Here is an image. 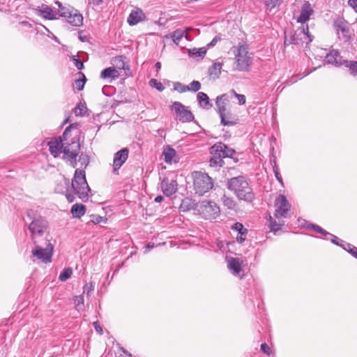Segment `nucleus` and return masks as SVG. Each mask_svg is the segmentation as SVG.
<instances>
[{
	"label": "nucleus",
	"instance_id": "f257e3e1",
	"mask_svg": "<svg viewBox=\"0 0 357 357\" xmlns=\"http://www.w3.org/2000/svg\"><path fill=\"white\" fill-rule=\"evenodd\" d=\"M78 162L83 169H77L75 172L73 179L72 180L71 186L73 189L74 194L82 201L85 202L89 198V192L91 191L85 176V169L89 163V158L87 155L82 153L79 156Z\"/></svg>",
	"mask_w": 357,
	"mask_h": 357
},
{
	"label": "nucleus",
	"instance_id": "f03ea898",
	"mask_svg": "<svg viewBox=\"0 0 357 357\" xmlns=\"http://www.w3.org/2000/svg\"><path fill=\"white\" fill-rule=\"evenodd\" d=\"M227 188L234 191L240 200L252 202L255 199V194L245 178L243 176L233 177L227 181Z\"/></svg>",
	"mask_w": 357,
	"mask_h": 357
},
{
	"label": "nucleus",
	"instance_id": "7ed1b4c3",
	"mask_svg": "<svg viewBox=\"0 0 357 357\" xmlns=\"http://www.w3.org/2000/svg\"><path fill=\"white\" fill-rule=\"evenodd\" d=\"M24 223L28 225V229L31 233V238L34 244H36V238L42 236L46 231L47 222L36 211L29 209L26 211V218H24Z\"/></svg>",
	"mask_w": 357,
	"mask_h": 357
},
{
	"label": "nucleus",
	"instance_id": "20e7f679",
	"mask_svg": "<svg viewBox=\"0 0 357 357\" xmlns=\"http://www.w3.org/2000/svg\"><path fill=\"white\" fill-rule=\"evenodd\" d=\"M73 129H77V124H70L65 129L62 135L64 141V147L63 150L64 158H67L68 155L77 156L79 152L80 144L77 138V134L70 138V132Z\"/></svg>",
	"mask_w": 357,
	"mask_h": 357
},
{
	"label": "nucleus",
	"instance_id": "39448f33",
	"mask_svg": "<svg viewBox=\"0 0 357 357\" xmlns=\"http://www.w3.org/2000/svg\"><path fill=\"white\" fill-rule=\"evenodd\" d=\"M193 178L195 193L199 196L208 192L213 186L212 178L206 173L195 172Z\"/></svg>",
	"mask_w": 357,
	"mask_h": 357
},
{
	"label": "nucleus",
	"instance_id": "423d86ee",
	"mask_svg": "<svg viewBox=\"0 0 357 357\" xmlns=\"http://www.w3.org/2000/svg\"><path fill=\"white\" fill-rule=\"evenodd\" d=\"M234 70L238 71H248L252 64V58L248 51V47L245 45L238 46L236 52H235Z\"/></svg>",
	"mask_w": 357,
	"mask_h": 357
},
{
	"label": "nucleus",
	"instance_id": "0eeeda50",
	"mask_svg": "<svg viewBox=\"0 0 357 357\" xmlns=\"http://www.w3.org/2000/svg\"><path fill=\"white\" fill-rule=\"evenodd\" d=\"M200 211L207 220L215 219L220 213V208L212 201L204 200L200 203Z\"/></svg>",
	"mask_w": 357,
	"mask_h": 357
},
{
	"label": "nucleus",
	"instance_id": "6e6552de",
	"mask_svg": "<svg viewBox=\"0 0 357 357\" xmlns=\"http://www.w3.org/2000/svg\"><path fill=\"white\" fill-rule=\"evenodd\" d=\"M304 40H307V43L312 40V36L309 34L308 26H302L298 28L293 33L289 35V43L291 45H301Z\"/></svg>",
	"mask_w": 357,
	"mask_h": 357
},
{
	"label": "nucleus",
	"instance_id": "1a4fd4ad",
	"mask_svg": "<svg viewBox=\"0 0 357 357\" xmlns=\"http://www.w3.org/2000/svg\"><path fill=\"white\" fill-rule=\"evenodd\" d=\"M333 27L336 31L339 38H342L345 42L349 41L351 32L348 22L342 17H337L334 20Z\"/></svg>",
	"mask_w": 357,
	"mask_h": 357
},
{
	"label": "nucleus",
	"instance_id": "9d476101",
	"mask_svg": "<svg viewBox=\"0 0 357 357\" xmlns=\"http://www.w3.org/2000/svg\"><path fill=\"white\" fill-rule=\"evenodd\" d=\"M36 245L35 249L32 250L33 256L44 263H50L52 261L53 245L49 243L45 248Z\"/></svg>",
	"mask_w": 357,
	"mask_h": 357
},
{
	"label": "nucleus",
	"instance_id": "9b49d317",
	"mask_svg": "<svg viewBox=\"0 0 357 357\" xmlns=\"http://www.w3.org/2000/svg\"><path fill=\"white\" fill-rule=\"evenodd\" d=\"M172 109L175 112L180 121L190 122L195 119L193 114L185 109V107L180 102H174L172 105Z\"/></svg>",
	"mask_w": 357,
	"mask_h": 357
},
{
	"label": "nucleus",
	"instance_id": "f8f14e48",
	"mask_svg": "<svg viewBox=\"0 0 357 357\" xmlns=\"http://www.w3.org/2000/svg\"><path fill=\"white\" fill-rule=\"evenodd\" d=\"M275 206L277 207L274 216L276 218H286L289 211L291 206L284 195H279L275 199Z\"/></svg>",
	"mask_w": 357,
	"mask_h": 357
},
{
	"label": "nucleus",
	"instance_id": "ddd939ff",
	"mask_svg": "<svg viewBox=\"0 0 357 357\" xmlns=\"http://www.w3.org/2000/svg\"><path fill=\"white\" fill-rule=\"evenodd\" d=\"M178 183L176 180L170 179L167 177L164 178L160 183V188L163 194L167 197H170L177 191Z\"/></svg>",
	"mask_w": 357,
	"mask_h": 357
},
{
	"label": "nucleus",
	"instance_id": "4468645a",
	"mask_svg": "<svg viewBox=\"0 0 357 357\" xmlns=\"http://www.w3.org/2000/svg\"><path fill=\"white\" fill-rule=\"evenodd\" d=\"M49 150L54 157L58 156L61 153H63L64 147V141L62 136L52 139L47 142Z\"/></svg>",
	"mask_w": 357,
	"mask_h": 357
},
{
	"label": "nucleus",
	"instance_id": "2eb2a0df",
	"mask_svg": "<svg viewBox=\"0 0 357 357\" xmlns=\"http://www.w3.org/2000/svg\"><path fill=\"white\" fill-rule=\"evenodd\" d=\"M129 149L123 148L117 151L114 155L113 171L115 173L118 171L128 158Z\"/></svg>",
	"mask_w": 357,
	"mask_h": 357
},
{
	"label": "nucleus",
	"instance_id": "dca6fc26",
	"mask_svg": "<svg viewBox=\"0 0 357 357\" xmlns=\"http://www.w3.org/2000/svg\"><path fill=\"white\" fill-rule=\"evenodd\" d=\"M211 149L216 155H219L222 158H231L235 153L234 149L229 148L222 142L214 144Z\"/></svg>",
	"mask_w": 357,
	"mask_h": 357
},
{
	"label": "nucleus",
	"instance_id": "f3484780",
	"mask_svg": "<svg viewBox=\"0 0 357 357\" xmlns=\"http://www.w3.org/2000/svg\"><path fill=\"white\" fill-rule=\"evenodd\" d=\"M146 19V15L139 8L133 9L128 17L127 22L130 26L135 25Z\"/></svg>",
	"mask_w": 357,
	"mask_h": 357
},
{
	"label": "nucleus",
	"instance_id": "a211bd4d",
	"mask_svg": "<svg viewBox=\"0 0 357 357\" xmlns=\"http://www.w3.org/2000/svg\"><path fill=\"white\" fill-rule=\"evenodd\" d=\"M37 10L39 15L46 20H52L58 19L57 11L53 10L49 6L42 4L38 7Z\"/></svg>",
	"mask_w": 357,
	"mask_h": 357
},
{
	"label": "nucleus",
	"instance_id": "6ab92c4d",
	"mask_svg": "<svg viewBox=\"0 0 357 357\" xmlns=\"http://www.w3.org/2000/svg\"><path fill=\"white\" fill-rule=\"evenodd\" d=\"M66 18H68L67 22L75 26H79L83 23L82 15L77 10H71Z\"/></svg>",
	"mask_w": 357,
	"mask_h": 357
},
{
	"label": "nucleus",
	"instance_id": "aec40b11",
	"mask_svg": "<svg viewBox=\"0 0 357 357\" xmlns=\"http://www.w3.org/2000/svg\"><path fill=\"white\" fill-rule=\"evenodd\" d=\"M326 61L328 63L339 66L343 65V60L337 50H333L327 54Z\"/></svg>",
	"mask_w": 357,
	"mask_h": 357
},
{
	"label": "nucleus",
	"instance_id": "412c9836",
	"mask_svg": "<svg viewBox=\"0 0 357 357\" xmlns=\"http://www.w3.org/2000/svg\"><path fill=\"white\" fill-rule=\"evenodd\" d=\"M313 10L310 7V4L307 1L302 6L301 14L298 18V22L302 24L305 23L310 19V16Z\"/></svg>",
	"mask_w": 357,
	"mask_h": 357
},
{
	"label": "nucleus",
	"instance_id": "4be33fe9",
	"mask_svg": "<svg viewBox=\"0 0 357 357\" xmlns=\"http://www.w3.org/2000/svg\"><path fill=\"white\" fill-rule=\"evenodd\" d=\"M221 123L225 126H232L238 123V119L229 111L220 117Z\"/></svg>",
	"mask_w": 357,
	"mask_h": 357
},
{
	"label": "nucleus",
	"instance_id": "5701e85b",
	"mask_svg": "<svg viewBox=\"0 0 357 357\" xmlns=\"http://www.w3.org/2000/svg\"><path fill=\"white\" fill-rule=\"evenodd\" d=\"M227 267L234 275H238L241 271V264L238 258H229L227 261Z\"/></svg>",
	"mask_w": 357,
	"mask_h": 357
},
{
	"label": "nucleus",
	"instance_id": "b1692460",
	"mask_svg": "<svg viewBox=\"0 0 357 357\" xmlns=\"http://www.w3.org/2000/svg\"><path fill=\"white\" fill-rule=\"evenodd\" d=\"M199 105L203 109H208L213 107L208 95L204 92H198L197 95Z\"/></svg>",
	"mask_w": 357,
	"mask_h": 357
},
{
	"label": "nucleus",
	"instance_id": "393cba45",
	"mask_svg": "<svg viewBox=\"0 0 357 357\" xmlns=\"http://www.w3.org/2000/svg\"><path fill=\"white\" fill-rule=\"evenodd\" d=\"M119 76V71L114 67L106 68L101 71L100 77L104 79H115Z\"/></svg>",
	"mask_w": 357,
	"mask_h": 357
},
{
	"label": "nucleus",
	"instance_id": "a878e982",
	"mask_svg": "<svg viewBox=\"0 0 357 357\" xmlns=\"http://www.w3.org/2000/svg\"><path fill=\"white\" fill-rule=\"evenodd\" d=\"M86 206L82 204H75L72 206L70 212L73 218H80L86 213Z\"/></svg>",
	"mask_w": 357,
	"mask_h": 357
},
{
	"label": "nucleus",
	"instance_id": "bb28decb",
	"mask_svg": "<svg viewBox=\"0 0 357 357\" xmlns=\"http://www.w3.org/2000/svg\"><path fill=\"white\" fill-rule=\"evenodd\" d=\"M222 64L220 62L214 63L211 66L209 67L208 73L210 76H212L213 79L219 78L221 74V68Z\"/></svg>",
	"mask_w": 357,
	"mask_h": 357
},
{
	"label": "nucleus",
	"instance_id": "cd10ccee",
	"mask_svg": "<svg viewBox=\"0 0 357 357\" xmlns=\"http://www.w3.org/2000/svg\"><path fill=\"white\" fill-rule=\"evenodd\" d=\"M207 49L206 47L192 48L188 50V55L190 57L198 58L202 59L206 55Z\"/></svg>",
	"mask_w": 357,
	"mask_h": 357
},
{
	"label": "nucleus",
	"instance_id": "c85d7f7f",
	"mask_svg": "<svg viewBox=\"0 0 357 357\" xmlns=\"http://www.w3.org/2000/svg\"><path fill=\"white\" fill-rule=\"evenodd\" d=\"M163 155L165 156V161L167 163H171L176 155V151L169 146L164 149Z\"/></svg>",
	"mask_w": 357,
	"mask_h": 357
},
{
	"label": "nucleus",
	"instance_id": "c756f323",
	"mask_svg": "<svg viewBox=\"0 0 357 357\" xmlns=\"http://www.w3.org/2000/svg\"><path fill=\"white\" fill-rule=\"evenodd\" d=\"M343 64L349 69L351 75L357 76V61L343 60Z\"/></svg>",
	"mask_w": 357,
	"mask_h": 357
},
{
	"label": "nucleus",
	"instance_id": "7c9ffc66",
	"mask_svg": "<svg viewBox=\"0 0 357 357\" xmlns=\"http://www.w3.org/2000/svg\"><path fill=\"white\" fill-rule=\"evenodd\" d=\"M79 75L81 76V78L75 79L74 86L78 91H82L84 87L86 78L82 73H79Z\"/></svg>",
	"mask_w": 357,
	"mask_h": 357
},
{
	"label": "nucleus",
	"instance_id": "2f4dec72",
	"mask_svg": "<svg viewBox=\"0 0 357 357\" xmlns=\"http://www.w3.org/2000/svg\"><path fill=\"white\" fill-rule=\"evenodd\" d=\"M184 33H185V31L183 30H181V29H177V30L174 31V32H172L170 34V36H171V38H172L174 43H176V45H178V43L180 42V40L184 36Z\"/></svg>",
	"mask_w": 357,
	"mask_h": 357
},
{
	"label": "nucleus",
	"instance_id": "473e14b6",
	"mask_svg": "<svg viewBox=\"0 0 357 357\" xmlns=\"http://www.w3.org/2000/svg\"><path fill=\"white\" fill-rule=\"evenodd\" d=\"M222 202L224 206H227L229 209H234L236 206L235 201L232 198L227 197L225 195L222 196Z\"/></svg>",
	"mask_w": 357,
	"mask_h": 357
},
{
	"label": "nucleus",
	"instance_id": "72a5a7b5",
	"mask_svg": "<svg viewBox=\"0 0 357 357\" xmlns=\"http://www.w3.org/2000/svg\"><path fill=\"white\" fill-rule=\"evenodd\" d=\"M125 58L123 56H116L112 59V63L119 69H125Z\"/></svg>",
	"mask_w": 357,
	"mask_h": 357
},
{
	"label": "nucleus",
	"instance_id": "f704fd0d",
	"mask_svg": "<svg viewBox=\"0 0 357 357\" xmlns=\"http://www.w3.org/2000/svg\"><path fill=\"white\" fill-rule=\"evenodd\" d=\"M73 274V270L71 268H64L59 276V279L62 281H66L68 279L70 278Z\"/></svg>",
	"mask_w": 357,
	"mask_h": 357
},
{
	"label": "nucleus",
	"instance_id": "c9c22d12",
	"mask_svg": "<svg viewBox=\"0 0 357 357\" xmlns=\"http://www.w3.org/2000/svg\"><path fill=\"white\" fill-rule=\"evenodd\" d=\"M220 157L219 155L218 156H213L210 159L209 163L211 167H222L224 163L223 160Z\"/></svg>",
	"mask_w": 357,
	"mask_h": 357
},
{
	"label": "nucleus",
	"instance_id": "e433bc0d",
	"mask_svg": "<svg viewBox=\"0 0 357 357\" xmlns=\"http://www.w3.org/2000/svg\"><path fill=\"white\" fill-rule=\"evenodd\" d=\"M282 0H266V5L267 9L271 12L273 9L279 6L282 3Z\"/></svg>",
	"mask_w": 357,
	"mask_h": 357
},
{
	"label": "nucleus",
	"instance_id": "4c0bfd02",
	"mask_svg": "<svg viewBox=\"0 0 357 357\" xmlns=\"http://www.w3.org/2000/svg\"><path fill=\"white\" fill-rule=\"evenodd\" d=\"M231 228L238 231V234L246 235L248 233V229L240 222H236Z\"/></svg>",
	"mask_w": 357,
	"mask_h": 357
},
{
	"label": "nucleus",
	"instance_id": "58836bf2",
	"mask_svg": "<svg viewBox=\"0 0 357 357\" xmlns=\"http://www.w3.org/2000/svg\"><path fill=\"white\" fill-rule=\"evenodd\" d=\"M174 89L178 91L179 93H184L190 91L188 86L184 85L178 82L174 83Z\"/></svg>",
	"mask_w": 357,
	"mask_h": 357
},
{
	"label": "nucleus",
	"instance_id": "ea45409f",
	"mask_svg": "<svg viewBox=\"0 0 357 357\" xmlns=\"http://www.w3.org/2000/svg\"><path fill=\"white\" fill-rule=\"evenodd\" d=\"M149 84L151 86L156 89L159 91H162L165 89V86L162 84L155 79H151L149 81Z\"/></svg>",
	"mask_w": 357,
	"mask_h": 357
},
{
	"label": "nucleus",
	"instance_id": "a19ab883",
	"mask_svg": "<svg viewBox=\"0 0 357 357\" xmlns=\"http://www.w3.org/2000/svg\"><path fill=\"white\" fill-rule=\"evenodd\" d=\"M270 227L273 231H277L281 229V224L278 223L271 216L269 217Z\"/></svg>",
	"mask_w": 357,
	"mask_h": 357
},
{
	"label": "nucleus",
	"instance_id": "79ce46f5",
	"mask_svg": "<svg viewBox=\"0 0 357 357\" xmlns=\"http://www.w3.org/2000/svg\"><path fill=\"white\" fill-rule=\"evenodd\" d=\"M229 93L234 96L237 98L239 105H242L245 103L246 99L244 95L237 93L234 89H231Z\"/></svg>",
	"mask_w": 357,
	"mask_h": 357
},
{
	"label": "nucleus",
	"instance_id": "37998d69",
	"mask_svg": "<svg viewBox=\"0 0 357 357\" xmlns=\"http://www.w3.org/2000/svg\"><path fill=\"white\" fill-rule=\"evenodd\" d=\"M56 11L57 15H59V17H67V16L71 12V10L64 6H61V8H59V9Z\"/></svg>",
	"mask_w": 357,
	"mask_h": 357
},
{
	"label": "nucleus",
	"instance_id": "c03bdc74",
	"mask_svg": "<svg viewBox=\"0 0 357 357\" xmlns=\"http://www.w3.org/2000/svg\"><path fill=\"white\" fill-rule=\"evenodd\" d=\"M190 91L197 92L201 89V84L199 81L194 80L188 86Z\"/></svg>",
	"mask_w": 357,
	"mask_h": 357
},
{
	"label": "nucleus",
	"instance_id": "a18cd8bd",
	"mask_svg": "<svg viewBox=\"0 0 357 357\" xmlns=\"http://www.w3.org/2000/svg\"><path fill=\"white\" fill-rule=\"evenodd\" d=\"M309 228L313 229L315 231L323 235L327 236L328 234H330L328 231L323 229L321 227L317 225L311 224L310 226H308Z\"/></svg>",
	"mask_w": 357,
	"mask_h": 357
},
{
	"label": "nucleus",
	"instance_id": "49530a36",
	"mask_svg": "<svg viewBox=\"0 0 357 357\" xmlns=\"http://www.w3.org/2000/svg\"><path fill=\"white\" fill-rule=\"evenodd\" d=\"M91 221L94 224H98L102 222H106L107 219L99 215H92Z\"/></svg>",
	"mask_w": 357,
	"mask_h": 357
},
{
	"label": "nucleus",
	"instance_id": "de8ad7c7",
	"mask_svg": "<svg viewBox=\"0 0 357 357\" xmlns=\"http://www.w3.org/2000/svg\"><path fill=\"white\" fill-rule=\"evenodd\" d=\"M273 172H274V174H275V176L276 179L280 183L282 184V176L280 175V174L279 172V169H278V165H277L275 162H274V165L273 167Z\"/></svg>",
	"mask_w": 357,
	"mask_h": 357
},
{
	"label": "nucleus",
	"instance_id": "09e8293b",
	"mask_svg": "<svg viewBox=\"0 0 357 357\" xmlns=\"http://www.w3.org/2000/svg\"><path fill=\"white\" fill-rule=\"evenodd\" d=\"M86 109V107L79 103L77 105V107L75 108V114L76 116H82L84 113V110Z\"/></svg>",
	"mask_w": 357,
	"mask_h": 357
},
{
	"label": "nucleus",
	"instance_id": "8fccbe9b",
	"mask_svg": "<svg viewBox=\"0 0 357 357\" xmlns=\"http://www.w3.org/2000/svg\"><path fill=\"white\" fill-rule=\"evenodd\" d=\"M73 61H74V64H75V67L78 70H82L84 68V63L79 59H77V58H75V56H73Z\"/></svg>",
	"mask_w": 357,
	"mask_h": 357
},
{
	"label": "nucleus",
	"instance_id": "3c124183",
	"mask_svg": "<svg viewBox=\"0 0 357 357\" xmlns=\"http://www.w3.org/2000/svg\"><path fill=\"white\" fill-rule=\"evenodd\" d=\"M94 287L92 284V283L86 284L84 287V291L83 293H86L87 295H89L91 291H93Z\"/></svg>",
	"mask_w": 357,
	"mask_h": 357
},
{
	"label": "nucleus",
	"instance_id": "603ef678",
	"mask_svg": "<svg viewBox=\"0 0 357 357\" xmlns=\"http://www.w3.org/2000/svg\"><path fill=\"white\" fill-rule=\"evenodd\" d=\"M261 350L266 354H271V349L268 345L266 343H263L261 344Z\"/></svg>",
	"mask_w": 357,
	"mask_h": 357
},
{
	"label": "nucleus",
	"instance_id": "864d4df0",
	"mask_svg": "<svg viewBox=\"0 0 357 357\" xmlns=\"http://www.w3.org/2000/svg\"><path fill=\"white\" fill-rule=\"evenodd\" d=\"M229 98L230 96L229 93H223L220 96H218L216 98L227 103L229 102Z\"/></svg>",
	"mask_w": 357,
	"mask_h": 357
},
{
	"label": "nucleus",
	"instance_id": "5fc2aeb1",
	"mask_svg": "<svg viewBox=\"0 0 357 357\" xmlns=\"http://www.w3.org/2000/svg\"><path fill=\"white\" fill-rule=\"evenodd\" d=\"M76 158H77V156L68 155V157L66 158L67 160H68L70 161V165L73 167H75L77 166Z\"/></svg>",
	"mask_w": 357,
	"mask_h": 357
},
{
	"label": "nucleus",
	"instance_id": "6e6d98bb",
	"mask_svg": "<svg viewBox=\"0 0 357 357\" xmlns=\"http://www.w3.org/2000/svg\"><path fill=\"white\" fill-rule=\"evenodd\" d=\"M220 40V37L219 36H215L213 39L207 45L208 47H214L216 43Z\"/></svg>",
	"mask_w": 357,
	"mask_h": 357
},
{
	"label": "nucleus",
	"instance_id": "4d7b16f0",
	"mask_svg": "<svg viewBox=\"0 0 357 357\" xmlns=\"http://www.w3.org/2000/svg\"><path fill=\"white\" fill-rule=\"evenodd\" d=\"M218 113L220 115V117H222L227 112H229L227 108L226 105L225 106H220L218 109H217Z\"/></svg>",
	"mask_w": 357,
	"mask_h": 357
},
{
	"label": "nucleus",
	"instance_id": "13d9d810",
	"mask_svg": "<svg viewBox=\"0 0 357 357\" xmlns=\"http://www.w3.org/2000/svg\"><path fill=\"white\" fill-rule=\"evenodd\" d=\"M328 235L331 237V241L333 243L340 246L341 244L339 243V241H342L340 239H339L337 236H335V235H333L332 234H330Z\"/></svg>",
	"mask_w": 357,
	"mask_h": 357
},
{
	"label": "nucleus",
	"instance_id": "bf43d9fd",
	"mask_svg": "<svg viewBox=\"0 0 357 357\" xmlns=\"http://www.w3.org/2000/svg\"><path fill=\"white\" fill-rule=\"evenodd\" d=\"M75 303L77 306H79L80 304L83 305L84 304L83 296L81 295V296H76L75 299Z\"/></svg>",
	"mask_w": 357,
	"mask_h": 357
},
{
	"label": "nucleus",
	"instance_id": "052dcab7",
	"mask_svg": "<svg viewBox=\"0 0 357 357\" xmlns=\"http://www.w3.org/2000/svg\"><path fill=\"white\" fill-rule=\"evenodd\" d=\"M348 3L357 13V0H349Z\"/></svg>",
	"mask_w": 357,
	"mask_h": 357
},
{
	"label": "nucleus",
	"instance_id": "680f3d73",
	"mask_svg": "<svg viewBox=\"0 0 357 357\" xmlns=\"http://www.w3.org/2000/svg\"><path fill=\"white\" fill-rule=\"evenodd\" d=\"M189 202V200H183L181 205V208L185 211H188L190 209V208L188 207V206L187 205V203Z\"/></svg>",
	"mask_w": 357,
	"mask_h": 357
},
{
	"label": "nucleus",
	"instance_id": "e2e57ef3",
	"mask_svg": "<svg viewBox=\"0 0 357 357\" xmlns=\"http://www.w3.org/2000/svg\"><path fill=\"white\" fill-rule=\"evenodd\" d=\"M341 247L343 248L344 250H347L348 252V250H351V248L354 247L353 245L344 243V244L340 245Z\"/></svg>",
	"mask_w": 357,
	"mask_h": 357
},
{
	"label": "nucleus",
	"instance_id": "0e129e2a",
	"mask_svg": "<svg viewBox=\"0 0 357 357\" xmlns=\"http://www.w3.org/2000/svg\"><path fill=\"white\" fill-rule=\"evenodd\" d=\"M348 252H349L351 255L357 259V248L353 247L351 250H348Z\"/></svg>",
	"mask_w": 357,
	"mask_h": 357
},
{
	"label": "nucleus",
	"instance_id": "69168bd1",
	"mask_svg": "<svg viewBox=\"0 0 357 357\" xmlns=\"http://www.w3.org/2000/svg\"><path fill=\"white\" fill-rule=\"evenodd\" d=\"M215 105H216L217 109H218L219 107L225 106L227 105V103L225 102L221 101L220 100H218L216 98L215 99Z\"/></svg>",
	"mask_w": 357,
	"mask_h": 357
},
{
	"label": "nucleus",
	"instance_id": "338daca9",
	"mask_svg": "<svg viewBox=\"0 0 357 357\" xmlns=\"http://www.w3.org/2000/svg\"><path fill=\"white\" fill-rule=\"evenodd\" d=\"M245 236H246V235H241V234H239V235L237 236V238H236L237 241H238V243H243V242H244V241H245Z\"/></svg>",
	"mask_w": 357,
	"mask_h": 357
},
{
	"label": "nucleus",
	"instance_id": "774afa93",
	"mask_svg": "<svg viewBox=\"0 0 357 357\" xmlns=\"http://www.w3.org/2000/svg\"><path fill=\"white\" fill-rule=\"evenodd\" d=\"M66 197L69 202H73L75 200V197L73 195L67 193Z\"/></svg>",
	"mask_w": 357,
	"mask_h": 357
}]
</instances>
